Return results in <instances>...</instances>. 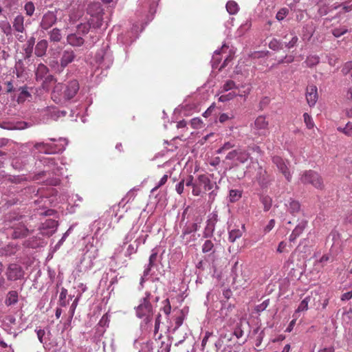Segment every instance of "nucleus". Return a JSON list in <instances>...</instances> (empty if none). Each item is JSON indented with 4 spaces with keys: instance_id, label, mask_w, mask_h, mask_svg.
I'll return each instance as SVG.
<instances>
[{
    "instance_id": "51",
    "label": "nucleus",
    "mask_w": 352,
    "mask_h": 352,
    "mask_svg": "<svg viewBox=\"0 0 352 352\" xmlns=\"http://www.w3.org/2000/svg\"><path fill=\"white\" fill-rule=\"evenodd\" d=\"M274 226H275V220L271 219L268 222L267 225L264 228V232L265 233L270 232L274 228Z\"/></svg>"
},
{
    "instance_id": "48",
    "label": "nucleus",
    "mask_w": 352,
    "mask_h": 352,
    "mask_svg": "<svg viewBox=\"0 0 352 352\" xmlns=\"http://www.w3.org/2000/svg\"><path fill=\"white\" fill-rule=\"evenodd\" d=\"M190 124L193 129H199L201 126L202 121L199 118H195L191 120Z\"/></svg>"
},
{
    "instance_id": "37",
    "label": "nucleus",
    "mask_w": 352,
    "mask_h": 352,
    "mask_svg": "<svg viewBox=\"0 0 352 352\" xmlns=\"http://www.w3.org/2000/svg\"><path fill=\"white\" fill-rule=\"evenodd\" d=\"M202 186L199 184L198 178L195 180L193 184L192 193L194 196H199L201 193Z\"/></svg>"
},
{
    "instance_id": "28",
    "label": "nucleus",
    "mask_w": 352,
    "mask_h": 352,
    "mask_svg": "<svg viewBox=\"0 0 352 352\" xmlns=\"http://www.w3.org/2000/svg\"><path fill=\"white\" fill-rule=\"evenodd\" d=\"M25 13L28 16H32L35 11V6L33 2L28 1L24 5Z\"/></svg>"
},
{
    "instance_id": "17",
    "label": "nucleus",
    "mask_w": 352,
    "mask_h": 352,
    "mask_svg": "<svg viewBox=\"0 0 352 352\" xmlns=\"http://www.w3.org/2000/svg\"><path fill=\"white\" fill-rule=\"evenodd\" d=\"M48 47V42L45 39L39 41L36 45L35 55L38 57L44 56Z\"/></svg>"
},
{
    "instance_id": "56",
    "label": "nucleus",
    "mask_w": 352,
    "mask_h": 352,
    "mask_svg": "<svg viewBox=\"0 0 352 352\" xmlns=\"http://www.w3.org/2000/svg\"><path fill=\"white\" fill-rule=\"evenodd\" d=\"M184 318L180 316L175 318V327L174 330L177 329L183 323Z\"/></svg>"
},
{
    "instance_id": "31",
    "label": "nucleus",
    "mask_w": 352,
    "mask_h": 352,
    "mask_svg": "<svg viewBox=\"0 0 352 352\" xmlns=\"http://www.w3.org/2000/svg\"><path fill=\"white\" fill-rule=\"evenodd\" d=\"M319 61H320V58L318 56L312 55V56H309L307 58L305 63H307L308 67H311L314 65H316L319 63Z\"/></svg>"
},
{
    "instance_id": "13",
    "label": "nucleus",
    "mask_w": 352,
    "mask_h": 352,
    "mask_svg": "<svg viewBox=\"0 0 352 352\" xmlns=\"http://www.w3.org/2000/svg\"><path fill=\"white\" fill-rule=\"evenodd\" d=\"M273 163L276 166L278 169L283 173L287 181H290L292 175L288 170L284 160L279 156H274L272 157Z\"/></svg>"
},
{
    "instance_id": "10",
    "label": "nucleus",
    "mask_w": 352,
    "mask_h": 352,
    "mask_svg": "<svg viewBox=\"0 0 352 352\" xmlns=\"http://www.w3.org/2000/svg\"><path fill=\"white\" fill-rule=\"evenodd\" d=\"M12 28L15 33L23 34L25 32V16L22 14L19 13L14 17L12 21Z\"/></svg>"
},
{
    "instance_id": "5",
    "label": "nucleus",
    "mask_w": 352,
    "mask_h": 352,
    "mask_svg": "<svg viewBox=\"0 0 352 352\" xmlns=\"http://www.w3.org/2000/svg\"><path fill=\"white\" fill-rule=\"evenodd\" d=\"M152 314L153 306L148 298H144L136 308V316L140 318L145 317L146 322H148L151 321Z\"/></svg>"
},
{
    "instance_id": "29",
    "label": "nucleus",
    "mask_w": 352,
    "mask_h": 352,
    "mask_svg": "<svg viewBox=\"0 0 352 352\" xmlns=\"http://www.w3.org/2000/svg\"><path fill=\"white\" fill-rule=\"evenodd\" d=\"M257 179L259 183L263 184L267 180V172L265 169H263L261 166H259L257 173Z\"/></svg>"
},
{
    "instance_id": "9",
    "label": "nucleus",
    "mask_w": 352,
    "mask_h": 352,
    "mask_svg": "<svg viewBox=\"0 0 352 352\" xmlns=\"http://www.w3.org/2000/svg\"><path fill=\"white\" fill-rule=\"evenodd\" d=\"M57 21V16L53 11L48 10L41 19L39 26L43 30L51 28Z\"/></svg>"
},
{
    "instance_id": "8",
    "label": "nucleus",
    "mask_w": 352,
    "mask_h": 352,
    "mask_svg": "<svg viewBox=\"0 0 352 352\" xmlns=\"http://www.w3.org/2000/svg\"><path fill=\"white\" fill-rule=\"evenodd\" d=\"M34 148L39 152L47 154L59 153L65 149L64 146L62 144L57 145L54 144H45L43 142L35 144Z\"/></svg>"
},
{
    "instance_id": "12",
    "label": "nucleus",
    "mask_w": 352,
    "mask_h": 352,
    "mask_svg": "<svg viewBox=\"0 0 352 352\" xmlns=\"http://www.w3.org/2000/svg\"><path fill=\"white\" fill-rule=\"evenodd\" d=\"M318 98V89L314 85H308L306 89V100L309 107H314Z\"/></svg>"
},
{
    "instance_id": "49",
    "label": "nucleus",
    "mask_w": 352,
    "mask_h": 352,
    "mask_svg": "<svg viewBox=\"0 0 352 352\" xmlns=\"http://www.w3.org/2000/svg\"><path fill=\"white\" fill-rule=\"evenodd\" d=\"M212 335V333L211 332H209V331H206V333H205V336L203 338V340H202V342H201V350L204 351L206 344H207V342H208V340L209 339V338Z\"/></svg>"
},
{
    "instance_id": "50",
    "label": "nucleus",
    "mask_w": 352,
    "mask_h": 352,
    "mask_svg": "<svg viewBox=\"0 0 352 352\" xmlns=\"http://www.w3.org/2000/svg\"><path fill=\"white\" fill-rule=\"evenodd\" d=\"M167 180H168V175H164L160 180L158 184L152 190V191L153 192V191L157 190L159 188H160L161 186L164 185L166 183Z\"/></svg>"
},
{
    "instance_id": "16",
    "label": "nucleus",
    "mask_w": 352,
    "mask_h": 352,
    "mask_svg": "<svg viewBox=\"0 0 352 352\" xmlns=\"http://www.w3.org/2000/svg\"><path fill=\"white\" fill-rule=\"evenodd\" d=\"M298 40V38L296 34L294 32H290L283 36V43L285 45V47L290 49L296 45Z\"/></svg>"
},
{
    "instance_id": "14",
    "label": "nucleus",
    "mask_w": 352,
    "mask_h": 352,
    "mask_svg": "<svg viewBox=\"0 0 352 352\" xmlns=\"http://www.w3.org/2000/svg\"><path fill=\"white\" fill-rule=\"evenodd\" d=\"M66 39L67 43L72 47H81L85 43V39L78 33L68 34Z\"/></svg>"
},
{
    "instance_id": "63",
    "label": "nucleus",
    "mask_w": 352,
    "mask_h": 352,
    "mask_svg": "<svg viewBox=\"0 0 352 352\" xmlns=\"http://www.w3.org/2000/svg\"><path fill=\"white\" fill-rule=\"evenodd\" d=\"M210 222H214L217 223V222L218 221V214L217 212H212L210 214L209 216V219H208Z\"/></svg>"
},
{
    "instance_id": "45",
    "label": "nucleus",
    "mask_w": 352,
    "mask_h": 352,
    "mask_svg": "<svg viewBox=\"0 0 352 352\" xmlns=\"http://www.w3.org/2000/svg\"><path fill=\"white\" fill-rule=\"evenodd\" d=\"M241 197V194L239 191L236 190H230V198L232 202H234L238 200Z\"/></svg>"
},
{
    "instance_id": "25",
    "label": "nucleus",
    "mask_w": 352,
    "mask_h": 352,
    "mask_svg": "<svg viewBox=\"0 0 352 352\" xmlns=\"http://www.w3.org/2000/svg\"><path fill=\"white\" fill-rule=\"evenodd\" d=\"M226 10L230 14H235L239 11V6L234 1H229L226 4Z\"/></svg>"
},
{
    "instance_id": "23",
    "label": "nucleus",
    "mask_w": 352,
    "mask_h": 352,
    "mask_svg": "<svg viewBox=\"0 0 352 352\" xmlns=\"http://www.w3.org/2000/svg\"><path fill=\"white\" fill-rule=\"evenodd\" d=\"M246 94H236L234 91H232V92H230L227 94H223V95H221L219 98V102H228V101H230L232 99H234L236 96H245Z\"/></svg>"
},
{
    "instance_id": "3",
    "label": "nucleus",
    "mask_w": 352,
    "mask_h": 352,
    "mask_svg": "<svg viewBox=\"0 0 352 352\" xmlns=\"http://www.w3.org/2000/svg\"><path fill=\"white\" fill-rule=\"evenodd\" d=\"M269 120L265 116H258L251 127L254 135L267 136L269 134Z\"/></svg>"
},
{
    "instance_id": "33",
    "label": "nucleus",
    "mask_w": 352,
    "mask_h": 352,
    "mask_svg": "<svg viewBox=\"0 0 352 352\" xmlns=\"http://www.w3.org/2000/svg\"><path fill=\"white\" fill-rule=\"evenodd\" d=\"M348 32V29L345 26H341L334 28L332 30V34L335 37H340Z\"/></svg>"
},
{
    "instance_id": "24",
    "label": "nucleus",
    "mask_w": 352,
    "mask_h": 352,
    "mask_svg": "<svg viewBox=\"0 0 352 352\" xmlns=\"http://www.w3.org/2000/svg\"><path fill=\"white\" fill-rule=\"evenodd\" d=\"M300 206L298 201L295 200H291L289 201L288 210L292 214L295 215L296 213H298L300 210Z\"/></svg>"
},
{
    "instance_id": "6",
    "label": "nucleus",
    "mask_w": 352,
    "mask_h": 352,
    "mask_svg": "<svg viewBox=\"0 0 352 352\" xmlns=\"http://www.w3.org/2000/svg\"><path fill=\"white\" fill-rule=\"evenodd\" d=\"M25 271L23 267L17 263H10L8 265L6 271L7 279L10 281H16L23 278Z\"/></svg>"
},
{
    "instance_id": "54",
    "label": "nucleus",
    "mask_w": 352,
    "mask_h": 352,
    "mask_svg": "<svg viewBox=\"0 0 352 352\" xmlns=\"http://www.w3.org/2000/svg\"><path fill=\"white\" fill-rule=\"evenodd\" d=\"M279 45V42L276 39H273L270 41L269 44V47L270 49H272L274 50H278Z\"/></svg>"
},
{
    "instance_id": "62",
    "label": "nucleus",
    "mask_w": 352,
    "mask_h": 352,
    "mask_svg": "<svg viewBox=\"0 0 352 352\" xmlns=\"http://www.w3.org/2000/svg\"><path fill=\"white\" fill-rule=\"evenodd\" d=\"M37 337L39 341L43 343V338L45 334V332L43 329H38L36 331Z\"/></svg>"
},
{
    "instance_id": "21",
    "label": "nucleus",
    "mask_w": 352,
    "mask_h": 352,
    "mask_svg": "<svg viewBox=\"0 0 352 352\" xmlns=\"http://www.w3.org/2000/svg\"><path fill=\"white\" fill-rule=\"evenodd\" d=\"M18 292L16 291H10L6 296L5 303L7 306H10L16 304L18 302Z\"/></svg>"
},
{
    "instance_id": "61",
    "label": "nucleus",
    "mask_w": 352,
    "mask_h": 352,
    "mask_svg": "<svg viewBox=\"0 0 352 352\" xmlns=\"http://www.w3.org/2000/svg\"><path fill=\"white\" fill-rule=\"evenodd\" d=\"M185 184L186 186H191L192 188L193 184H195V182H193V177L192 175L188 176Z\"/></svg>"
},
{
    "instance_id": "11",
    "label": "nucleus",
    "mask_w": 352,
    "mask_h": 352,
    "mask_svg": "<svg viewBox=\"0 0 352 352\" xmlns=\"http://www.w3.org/2000/svg\"><path fill=\"white\" fill-rule=\"evenodd\" d=\"M76 58V54L72 49L65 50L60 59V67L61 70L65 69L69 64L72 63Z\"/></svg>"
},
{
    "instance_id": "32",
    "label": "nucleus",
    "mask_w": 352,
    "mask_h": 352,
    "mask_svg": "<svg viewBox=\"0 0 352 352\" xmlns=\"http://www.w3.org/2000/svg\"><path fill=\"white\" fill-rule=\"evenodd\" d=\"M24 72L23 63L21 60H18L15 65V73L18 78H21L23 76Z\"/></svg>"
},
{
    "instance_id": "64",
    "label": "nucleus",
    "mask_w": 352,
    "mask_h": 352,
    "mask_svg": "<svg viewBox=\"0 0 352 352\" xmlns=\"http://www.w3.org/2000/svg\"><path fill=\"white\" fill-rule=\"evenodd\" d=\"M230 118L228 116V114H226V113H221L219 116V120L220 122L223 123V122H226L227 120H228Z\"/></svg>"
},
{
    "instance_id": "43",
    "label": "nucleus",
    "mask_w": 352,
    "mask_h": 352,
    "mask_svg": "<svg viewBox=\"0 0 352 352\" xmlns=\"http://www.w3.org/2000/svg\"><path fill=\"white\" fill-rule=\"evenodd\" d=\"M288 14V10L287 8H281L276 14V18L278 21H282Z\"/></svg>"
},
{
    "instance_id": "22",
    "label": "nucleus",
    "mask_w": 352,
    "mask_h": 352,
    "mask_svg": "<svg viewBox=\"0 0 352 352\" xmlns=\"http://www.w3.org/2000/svg\"><path fill=\"white\" fill-rule=\"evenodd\" d=\"M0 30L7 36L12 34V25L7 19L0 21Z\"/></svg>"
},
{
    "instance_id": "57",
    "label": "nucleus",
    "mask_w": 352,
    "mask_h": 352,
    "mask_svg": "<svg viewBox=\"0 0 352 352\" xmlns=\"http://www.w3.org/2000/svg\"><path fill=\"white\" fill-rule=\"evenodd\" d=\"M286 245H287V244L285 242H284V241L280 242L278 244V248H277V252L278 253H283L286 248Z\"/></svg>"
},
{
    "instance_id": "34",
    "label": "nucleus",
    "mask_w": 352,
    "mask_h": 352,
    "mask_svg": "<svg viewBox=\"0 0 352 352\" xmlns=\"http://www.w3.org/2000/svg\"><path fill=\"white\" fill-rule=\"evenodd\" d=\"M67 295V290L63 288L59 296V305L62 307H65L67 304V302L66 301Z\"/></svg>"
},
{
    "instance_id": "19",
    "label": "nucleus",
    "mask_w": 352,
    "mask_h": 352,
    "mask_svg": "<svg viewBox=\"0 0 352 352\" xmlns=\"http://www.w3.org/2000/svg\"><path fill=\"white\" fill-rule=\"evenodd\" d=\"M29 230L24 226H19L14 229L12 236L14 239H20L28 235Z\"/></svg>"
},
{
    "instance_id": "4",
    "label": "nucleus",
    "mask_w": 352,
    "mask_h": 352,
    "mask_svg": "<svg viewBox=\"0 0 352 352\" xmlns=\"http://www.w3.org/2000/svg\"><path fill=\"white\" fill-rule=\"evenodd\" d=\"M250 154L244 148L239 147L230 151L226 157V160H231L234 162V165L237 166L239 164H244L249 160Z\"/></svg>"
},
{
    "instance_id": "36",
    "label": "nucleus",
    "mask_w": 352,
    "mask_h": 352,
    "mask_svg": "<svg viewBox=\"0 0 352 352\" xmlns=\"http://www.w3.org/2000/svg\"><path fill=\"white\" fill-rule=\"evenodd\" d=\"M338 130L347 136H352V122H348L344 128L338 127Z\"/></svg>"
},
{
    "instance_id": "18",
    "label": "nucleus",
    "mask_w": 352,
    "mask_h": 352,
    "mask_svg": "<svg viewBox=\"0 0 352 352\" xmlns=\"http://www.w3.org/2000/svg\"><path fill=\"white\" fill-rule=\"evenodd\" d=\"M48 73L49 69L45 64H38L35 72L36 80L37 81L43 80Z\"/></svg>"
},
{
    "instance_id": "41",
    "label": "nucleus",
    "mask_w": 352,
    "mask_h": 352,
    "mask_svg": "<svg viewBox=\"0 0 352 352\" xmlns=\"http://www.w3.org/2000/svg\"><path fill=\"white\" fill-rule=\"evenodd\" d=\"M262 203L263 204V209L265 211H268L272 206V199L269 197H264L262 199Z\"/></svg>"
},
{
    "instance_id": "1",
    "label": "nucleus",
    "mask_w": 352,
    "mask_h": 352,
    "mask_svg": "<svg viewBox=\"0 0 352 352\" xmlns=\"http://www.w3.org/2000/svg\"><path fill=\"white\" fill-rule=\"evenodd\" d=\"M79 90V83L76 80H72L67 84H58L55 86L53 91L52 97H56V94L60 96L64 100H69L72 99Z\"/></svg>"
},
{
    "instance_id": "40",
    "label": "nucleus",
    "mask_w": 352,
    "mask_h": 352,
    "mask_svg": "<svg viewBox=\"0 0 352 352\" xmlns=\"http://www.w3.org/2000/svg\"><path fill=\"white\" fill-rule=\"evenodd\" d=\"M214 244L211 240H206L202 245V252L207 253L212 250Z\"/></svg>"
},
{
    "instance_id": "52",
    "label": "nucleus",
    "mask_w": 352,
    "mask_h": 352,
    "mask_svg": "<svg viewBox=\"0 0 352 352\" xmlns=\"http://www.w3.org/2000/svg\"><path fill=\"white\" fill-rule=\"evenodd\" d=\"M185 180L182 179L176 185V191L181 195L184 192Z\"/></svg>"
},
{
    "instance_id": "39",
    "label": "nucleus",
    "mask_w": 352,
    "mask_h": 352,
    "mask_svg": "<svg viewBox=\"0 0 352 352\" xmlns=\"http://www.w3.org/2000/svg\"><path fill=\"white\" fill-rule=\"evenodd\" d=\"M341 72L344 76H346L349 74H351V72H352V61H348V62L345 63L342 68Z\"/></svg>"
},
{
    "instance_id": "38",
    "label": "nucleus",
    "mask_w": 352,
    "mask_h": 352,
    "mask_svg": "<svg viewBox=\"0 0 352 352\" xmlns=\"http://www.w3.org/2000/svg\"><path fill=\"white\" fill-rule=\"evenodd\" d=\"M304 122L309 129H313L314 126V122L312 118L307 113L303 114Z\"/></svg>"
},
{
    "instance_id": "35",
    "label": "nucleus",
    "mask_w": 352,
    "mask_h": 352,
    "mask_svg": "<svg viewBox=\"0 0 352 352\" xmlns=\"http://www.w3.org/2000/svg\"><path fill=\"white\" fill-rule=\"evenodd\" d=\"M236 85L234 81L232 80H227L222 87V91H228L233 89L236 88Z\"/></svg>"
},
{
    "instance_id": "60",
    "label": "nucleus",
    "mask_w": 352,
    "mask_h": 352,
    "mask_svg": "<svg viewBox=\"0 0 352 352\" xmlns=\"http://www.w3.org/2000/svg\"><path fill=\"white\" fill-rule=\"evenodd\" d=\"M35 44V38L32 36L26 42V47L33 48Z\"/></svg>"
},
{
    "instance_id": "47",
    "label": "nucleus",
    "mask_w": 352,
    "mask_h": 352,
    "mask_svg": "<svg viewBox=\"0 0 352 352\" xmlns=\"http://www.w3.org/2000/svg\"><path fill=\"white\" fill-rule=\"evenodd\" d=\"M163 303L164 304V306L163 307V311L164 314L167 316H168L170 314L171 311V305L170 303V300L168 298H166Z\"/></svg>"
},
{
    "instance_id": "44",
    "label": "nucleus",
    "mask_w": 352,
    "mask_h": 352,
    "mask_svg": "<svg viewBox=\"0 0 352 352\" xmlns=\"http://www.w3.org/2000/svg\"><path fill=\"white\" fill-rule=\"evenodd\" d=\"M215 224H216V223H214V222L212 223V222H210V221L209 219H208L207 225L205 228V233L206 234V233L212 234V232L214 230Z\"/></svg>"
},
{
    "instance_id": "58",
    "label": "nucleus",
    "mask_w": 352,
    "mask_h": 352,
    "mask_svg": "<svg viewBox=\"0 0 352 352\" xmlns=\"http://www.w3.org/2000/svg\"><path fill=\"white\" fill-rule=\"evenodd\" d=\"M351 298H352V291H350V292H346V293L343 294L342 295V296H341V300H343V301L349 300Z\"/></svg>"
},
{
    "instance_id": "42",
    "label": "nucleus",
    "mask_w": 352,
    "mask_h": 352,
    "mask_svg": "<svg viewBox=\"0 0 352 352\" xmlns=\"http://www.w3.org/2000/svg\"><path fill=\"white\" fill-rule=\"evenodd\" d=\"M234 144H232V142H225V143L223 144V146H222L221 148H219L218 149L217 153H222V152H223V151H228V150H230V149H231V148H234Z\"/></svg>"
},
{
    "instance_id": "26",
    "label": "nucleus",
    "mask_w": 352,
    "mask_h": 352,
    "mask_svg": "<svg viewBox=\"0 0 352 352\" xmlns=\"http://www.w3.org/2000/svg\"><path fill=\"white\" fill-rule=\"evenodd\" d=\"M308 224V221L306 220H302L298 223V225L293 230L296 234H297L299 236L304 232L305 228H307Z\"/></svg>"
},
{
    "instance_id": "27",
    "label": "nucleus",
    "mask_w": 352,
    "mask_h": 352,
    "mask_svg": "<svg viewBox=\"0 0 352 352\" xmlns=\"http://www.w3.org/2000/svg\"><path fill=\"white\" fill-rule=\"evenodd\" d=\"M242 236V231L239 229H234L229 232V241L231 243H234L237 239Z\"/></svg>"
},
{
    "instance_id": "30",
    "label": "nucleus",
    "mask_w": 352,
    "mask_h": 352,
    "mask_svg": "<svg viewBox=\"0 0 352 352\" xmlns=\"http://www.w3.org/2000/svg\"><path fill=\"white\" fill-rule=\"evenodd\" d=\"M311 300V296H308L303 299L300 303L296 311H304L308 309V304Z\"/></svg>"
},
{
    "instance_id": "55",
    "label": "nucleus",
    "mask_w": 352,
    "mask_h": 352,
    "mask_svg": "<svg viewBox=\"0 0 352 352\" xmlns=\"http://www.w3.org/2000/svg\"><path fill=\"white\" fill-rule=\"evenodd\" d=\"M233 334L237 338H240L243 336V331L241 329V328L240 327H236L234 331V333Z\"/></svg>"
},
{
    "instance_id": "15",
    "label": "nucleus",
    "mask_w": 352,
    "mask_h": 352,
    "mask_svg": "<svg viewBox=\"0 0 352 352\" xmlns=\"http://www.w3.org/2000/svg\"><path fill=\"white\" fill-rule=\"evenodd\" d=\"M199 184L202 186L205 191L212 190L214 186L218 188L216 183L212 182L210 178L206 175H200L198 176Z\"/></svg>"
},
{
    "instance_id": "46",
    "label": "nucleus",
    "mask_w": 352,
    "mask_h": 352,
    "mask_svg": "<svg viewBox=\"0 0 352 352\" xmlns=\"http://www.w3.org/2000/svg\"><path fill=\"white\" fill-rule=\"evenodd\" d=\"M157 252H153L151 254L150 257H149V263H148V267L146 270L147 272H149L151 269V267L154 265L155 264V262L157 260Z\"/></svg>"
},
{
    "instance_id": "20",
    "label": "nucleus",
    "mask_w": 352,
    "mask_h": 352,
    "mask_svg": "<svg viewBox=\"0 0 352 352\" xmlns=\"http://www.w3.org/2000/svg\"><path fill=\"white\" fill-rule=\"evenodd\" d=\"M49 39L51 42L58 43L62 39L61 30L57 28H54L48 32Z\"/></svg>"
},
{
    "instance_id": "53",
    "label": "nucleus",
    "mask_w": 352,
    "mask_h": 352,
    "mask_svg": "<svg viewBox=\"0 0 352 352\" xmlns=\"http://www.w3.org/2000/svg\"><path fill=\"white\" fill-rule=\"evenodd\" d=\"M160 317H161V315L159 314L157 316V318L155 319V329H154V333L156 334L158 331H159V329H160Z\"/></svg>"
},
{
    "instance_id": "7",
    "label": "nucleus",
    "mask_w": 352,
    "mask_h": 352,
    "mask_svg": "<svg viewBox=\"0 0 352 352\" xmlns=\"http://www.w3.org/2000/svg\"><path fill=\"white\" fill-rule=\"evenodd\" d=\"M300 181L303 184H311L320 189L324 186L322 177L317 173L311 170L305 172L300 177Z\"/></svg>"
},
{
    "instance_id": "2",
    "label": "nucleus",
    "mask_w": 352,
    "mask_h": 352,
    "mask_svg": "<svg viewBox=\"0 0 352 352\" xmlns=\"http://www.w3.org/2000/svg\"><path fill=\"white\" fill-rule=\"evenodd\" d=\"M92 6L96 7V10H99L96 14L94 16L91 14V18L88 21L87 23H80L77 26L78 34H82V35L87 34L91 27L94 28H99L102 25V9L98 4H94Z\"/></svg>"
},
{
    "instance_id": "59",
    "label": "nucleus",
    "mask_w": 352,
    "mask_h": 352,
    "mask_svg": "<svg viewBox=\"0 0 352 352\" xmlns=\"http://www.w3.org/2000/svg\"><path fill=\"white\" fill-rule=\"evenodd\" d=\"M45 224H46L47 227H50L52 228H56L58 226L57 221H56L54 220H52V219L47 220L46 221Z\"/></svg>"
}]
</instances>
